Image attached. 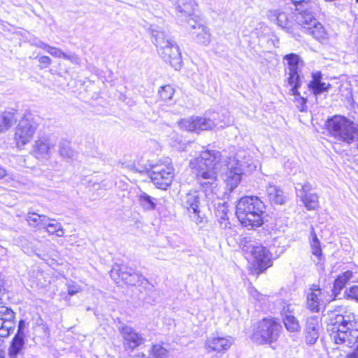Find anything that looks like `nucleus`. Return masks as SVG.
Masks as SVG:
<instances>
[{
  "label": "nucleus",
  "mask_w": 358,
  "mask_h": 358,
  "mask_svg": "<svg viewBox=\"0 0 358 358\" xmlns=\"http://www.w3.org/2000/svg\"><path fill=\"white\" fill-rule=\"evenodd\" d=\"M189 167L203 191L208 194L216 189L217 172L221 169V153L217 150H206L199 157L189 162Z\"/></svg>",
  "instance_id": "obj_1"
},
{
  "label": "nucleus",
  "mask_w": 358,
  "mask_h": 358,
  "mask_svg": "<svg viewBox=\"0 0 358 358\" xmlns=\"http://www.w3.org/2000/svg\"><path fill=\"white\" fill-rule=\"evenodd\" d=\"M266 206L256 196L241 198L236 206V215L241 224L248 229L262 227L264 222Z\"/></svg>",
  "instance_id": "obj_2"
},
{
  "label": "nucleus",
  "mask_w": 358,
  "mask_h": 358,
  "mask_svg": "<svg viewBox=\"0 0 358 358\" xmlns=\"http://www.w3.org/2000/svg\"><path fill=\"white\" fill-rule=\"evenodd\" d=\"M150 29L152 42L157 47L159 56L176 70L179 69L182 64L181 54L169 32L156 25H152Z\"/></svg>",
  "instance_id": "obj_3"
},
{
  "label": "nucleus",
  "mask_w": 358,
  "mask_h": 358,
  "mask_svg": "<svg viewBox=\"0 0 358 358\" xmlns=\"http://www.w3.org/2000/svg\"><path fill=\"white\" fill-rule=\"evenodd\" d=\"M223 163L227 169L224 180L230 191L237 187L243 174L250 173L256 169L252 159L242 153L238 154L237 157H228Z\"/></svg>",
  "instance_id": "obj_4"
},
{
  "label": "nucleus",
  "mask_w": 358,
  "mask_h": 358,
  "mask_svg": "<svg viewBox=\"0 0 358 358\" xmlns=\"http://www.w3.org/2000/svg\"><path fill=\"white\" fill-rule=\"evenodd\" d=\"M282 331L281 324L275 318H264L255 329L252 339L259 345L275 342Z\"/></svg>",
  "instance_id": "obj_5"
},
{
  "label": "nucleus",
  "mask_w": 358,
  "mask_h": 358,
  "mask_svg": "<svg viewBox=\"0 0 358 358\" xmlns=\"http://www.w3.org/2000/svg\"><path fill=\"white\" fill-rule=\"evenodd\" d=\"M282 60L288 71L287 83L292 87L291 91L293 94H298V90L301 85L300 73L305 66V62L299 55L295 53L284 55Z\"/></svg>",
  "instance_id": "obj_6"
},
{
  "label": "nucleus",
  "mask_w": 358,
  "mask_h": 358,
  "mask_svg": "<svg viewBox=\"0 0 358 358\" xmlns=\"http://www.w3.org/2000/svg\"><path fill=\"white\" fill-rule=\"evenodd\" d=\"M164 164H157L152 166L150 177L152 183L159 189H166L173 181V169L170 165L169 159Z\"/></svg>",
  "instance_id": "obj_7"
},
{
  "label": "nucleus",
  "mask_w": 358,
  "mask_h": 358,
  "mask_svg": "<svg viewBox=\"0 0 358 358\" xmlns=\"http://www.w3.org/2000/svg\"><path fill=\"white\" fill-rule=\"evenodd\" d=\"M231 123L230 120H227L224 124H220L219 122H215L207 117H192L187 119L182 120L179 122L181 129L189 131L200 132L201 131L212 129L214 127L222 128L227 124Z\"/></svg>",
  "instance_id": "obj_8"
},
{
  "label": "nucleus",
  "mask_w": 358,
  "mask_h": 358,
  "mask_svg": "<svg viewBox=\"0 0 358 358\" xmlns=\"http://www.w3.org/2000/svg\"><path fill=\"white\" fill-rule=\"evenodd\" d=\"M36 129L37 124L33 120L27 117L22 118L15 129L14 141L16 146L22 149L29 143Z\"/></svg>",
  "instance_id": "obj_9"
},
{
  "label": "nucleus",
  "mask_w": 358,
  "mask_h": 358,
  "mask_svg": "<svg viewBox=\"0 0 358 358\" xmlns=\"http://www.w3.org/2000/svg\"><path fill=\"white\" fill-rule=\"evenodd\" d=\"M180 204L189 213L192 214L197 224L203 222L200 215L201 196L199 191L191 189L180 196Z\"/></svg>",
  "instance_id": "obj_10"
},
{
  "label": "nucleus",
  "mask_w": 358,
  "mask_h": 358,
  "mask_svg": "<svg viewBox=\"0 0 358 358\" xmlns=\"http://www.w3.org/2000/svg\"><path fill=\"white\" fill-rule=\"evenodd\" d=\"M187 24L190 28L189 32L192 36L194 37L196 41L204 45H207L210 41V34L208 28L206 27L200 17L198 18H189L187 20Z\"/></svg>",
  "instance_id": "obj_11"
},
{
  "label": "nucleus",
  "mask_w": 358,
  "mask_h": 358,
  "mask_svg": "<svg viewBox=\"0 0 358 358\" xmlns=\"http://www.w3.org/2000/svg\"><path fill=\"white\" fill-rule=\"evenodd\" d=\"M110 276L115 280H117V276L130 285H135L143 278L142 275L136 272L134 269L124 265L113 267L110 271Z\"/></svg>",
  "instance_id": "obj_12"
},
{
  "label": "nucleus",
  "mask_w": 358,
  "mask_h": 358,
  "mask_svg": "<svg viewBox=\"0 0 358 358\" xmlns=\"http://www.w3.org/2000/svg\"><path fill=\"white\" fill-rule=\"evenodd\" d=\"M56 145V140L50 136H41L35 141L33 152L37 158L48 159L50 155V150Z\"/></svg>",
  "instance_id": "obj_13"
},
{
  "label": "nucleus",
  "mask_w": 358,
  "mask_h": 358,
  "mask_svg": "<svg viewBox=\"0 0 358 358\" xmlns=\"http://www.w3.org/2000/svg\"><path fill=\"white\" fill-rule=\"evenodd\" d=\"M324 304V293L317 285H312L306 293V307L313 313L320 312Z\"/></svg>",
  "instance_id": "obj_14"
},
{
  "label": "nucleus",
  "mask_w": 358,
  "mask_h": 358,
  "mask_svg": "<svg viewBox=\"0 0 358 358\" xmlns=\"http://www.w3.org/2000/svg\"><path fill=\"white\" fill-rule=\"evenodd\" d=\"M234 342L231 336H221L213 335L207 338L205 348L207 352H221L227 351L231 346Z\"/></svg>",
  "instance_id": "obj_15"
},
{
  "label": "nucleus",
  "mask_w": 358,
  "mask_h": 358,
  "mask_svg": "<svg viewBox=\"0 0 358 358\" xmlns=\"http://www.w3.org/2000/svg\"><path fill=\"white\" fill-rule=\"evenodd\" d=\"M120 331L124 339V347L129 349L134 350L145 341L143 336L131 327L124 325L120 329Z\"/></svg>",
  "instance_id": "obj_16"
},
{
  "label": "nucleus",
  "mask_w": 358,
  "mask_h": 358,
  "mask_svg": "<svg viewBox=\"0 0 358 358\" xmlns=\"http://www.w3.org/2000/svg\"><path fill=\"white\" fill-rule=\"evenodd\" d=\"M251 253L259 270L262 272L272 265L271 254L261 245H254Z\"/></svg>",
  "instance_id": "obj_17"
},
{
  "label": "nucleus",
  "mask_w": 358,
  "mask_h": 358,
  "mask_svg": "<svg viewBox=\"0 0 358 358\" xmlns=\"http://www.w3.org/2000/svg\"><path fill=\"white\" fill-rule=\"evenodd\" d=\"M25 322L24 320H20L18 324L17 332L13 338L10 346L8 349L9 358H17L23 349L24 344V333Z\"/></svg>",
  "instance_id": "obj_18"
},
{
  "label": "nucleus",
  "mask_w": 358,
  "mask_h": 358,
  "mask_svg": "<svg viewBox=\"0 0 358 358\" xmlns=\"http://www.w3.org/2000/svg\"><path fill=\"white\" fill-rule=\"evenodd\" d=\"M298 11L296 15V22L298 25L301 26L303 31L307 30L308 26H312L313 24L316 23L317 19L314 17V14L319 10L310 9L308 6L302 8H296Z\"/></svg>",
  "instance_id": "obj_19"
},
{
  "label": "nucleus",
  "mask_w": 358,
  "mask_h": 358,
  "mask_svg": "<svg viewBox=\"0 0 358 358\" xmlns=\"http://www.w3.org/2000/svg\"><path fill=\"white\" fill-rule=\"evenodd\" d=\"M176 10L178 17L185 19L187 22L189 18H198L199 16L195 13L196 4L193 0H176Z\"/></svg>",
  "instance_id": "obj_20"
},
{
  "label": "nucleus",
  "mask_w": 358,
  "mask_h": 358,
  "mask_svg": "<svg viewBox=\"0 0 358 358\" xmlns=\"http://www.w3.org/2000/svg\"><path fill=\"white\" fill-rule=\"evenodd\" d=\"M311 77L312 79L308 84V88L315 96H317L329 91L331 85L322 81V74L320 71L312 72Z\"/></svg>",
  "instance_id": "obj_21"
},
{
  "label": "nucleus",
  "mask_w": 358,
  "mask_h": 358,
  "mask_svg": "<svg viewBox=\"0 0 358 358\" xmlns=\"http://www.w3.org/2000/svg\"><path fill=\"white\" fill-rule=\"evenodd\" d=\"M281 315L286 329L289 332H298L301 326L296 317L294 316L291 305L284 306L281 310Z\"/></svg>",
  "instance_id": "obj_22"
},
{
  "label": "nucleus",
  "mask_w": 358,
  "mask_h": 358,
  "mask_svg": "<svg viewBox=\"0 0 358 358\" xmlns=\"http://www.w3.org/2000/svg\"><path fill=\"white\" fill-rule=\"evenodd\" d=\"M268 17L271 20L275 21L277 24L287 32H292V22L289 20L287 15L279 9L269 10Z\"/></svg>",
  "instance_id": "obj_23"
},
{
  "label": "nucleus",
  "mask_w": 358,
  "mask_h": 358,
  "mask_svg": "<svg viewBox=\"0 0 358 358\" xmlns=\"http://www.w3.org/2000/svg\"><path fill=\"white\" fill-rule=\"evenodd\" d=\"M268 199L272 204L282 205L285 202V195L283 191L278 186L269 183L266 189Z\"/></svg>",
  "instance_id": "obj_24"
},
{
  "label": "nucleus",
  "mask_w": 358,
  "mask_h": 358,
  "mask_svg": "<svg viewBox=\"0 0 358 358\" xmlns=\"http://www.w3.org/2000/svg\"><path fill=\"white\" fill-rule=\"evenodd\" d=\"M48 53L56 58H64L70 61L73 64H79L80 63V57L75 53L67 54L61 49L49 45L47 51Z\"/></svg>",
  "instance_id": "obj_25"
},
{
  "label": "nucleus",
  "mask_w": 358,
  "mask_h": 358,
  "mask_svg": "<svg viewBox=\"0 0 358 358\" xmlns=\"http://www.w3.org/2000/svg\"><path fill=\"white\" fill-rule=\"evenodd\" d=\"M27 221L29 226L38 229L43 228L50 221V218L44 215H38L36 213H29L27 215Z\"/></svg>",
  "instance_id": "obj_26"
},
{
  "label": "nucleus",
  "mask_w": 358,
  "mask_h": 358,
  "mask_svg": "<svg viewBox=\"0 0 358 358\" xmlns=\"http://www.w3.org/2000/svg\"><path fill=\"white\" fill-rule=\"evenodd\" d=\"M228 212V208L225 204H218L215 210V215L220 222V226L223 229L230 227Z\"/></svg>",
  "instance_id": "obj_27"
},
{
  "label": "nucleus",
  "mask_w": 358,
  "mask_h": 358,
  "mask_svg": "<svg viewBox=\"0 0 358 358\" xmlns=\"http://www.w3.org/2000/svg\"><path fill=\"white\" fill-rule=\"evenodd\" d=\"M352 272L347 271L339 275L334 281L333 292L335 296L338 294L346 283L352 278Z\"/></svg>",
  "instance_id": "obj_28"
},
{
  "label": "nucleus",
  "mask_w": 358,
  "mask_h": 358,
  "mask_svg": "<svg viewBox=\"0 0 358 358\" xmlns=\"http://www.w3.org/2000/svg\"><path fill=\"white\" fill-rule=\"evenodd\" d=\"M306 27L307 30L304 32L312 35L317 40L320 41L326 38L327 33L325 29L319 22L317 21L316 23L313 24L312 26H308Z\"/></svg>",
  "instance_id": "obj_29"
},
{
  "label": "nucleus",
  "mask_w": 358,
  "mask_h": 358,
  "mask_svg": "<svg viewBox=\"0 0 358 358\" xmlns=\"http://www.w3.org/2000/svg\"><path fill=\"white\" fill-rule=\"evenodd\" d=\"M138 201L141 207L145 210H154L156 207L155 199L142 192L138 196Z\"/></svg>",
  "instance_id": "obj_30"
},
{
  "label": "nucleus",
  "mask_w": 358,
  "mask_h": 358,
  "mask_svg": "<svg viewBox=\"0 0 358 358\" xmlns=\"http://www.w3.org/2000/svg\"><path fill=\"white\" fill-rule=\"evenodd\" d=\"M299 198L308 210H315L319 206V197L315 193L304 194Z\"/></svg>",
  "instance_id": "obj_31"
},
{
  "label": "nucleus",
  "mask_w": 358,
  "mask_h": 358,
  "mask_svg": "<svg viewBox=\"0 0 358 358\" xmlns=\"http://www.w3.org/2000/svg\"><path fill=\"white\" fill-rule=\"evenodd\" d=\"M15 121V115L10 112H3L0 114V132L7 131L11 127Z\"/></svg>",
  "instance_id": "obj_32"
},
{
  "label": "nucleus",
  "mask_w": 358,
  "mask_h": 358,
  "mask_svg": "<svg viewBox=\"0 0 358 358\" xmlns=\"http://www.w3.org/2000/svg\"><path fill=\"white\" fill-rule=\"evenodd\" d=\"M43 228L46 229L49 234H55L58 237H62L64 234L62 224L55 220L50 219Z\"/></svg>",
  "instance_id": "obj_33"
},
{
  "label": "nucleus",
  "mask_w": 358,
  "mask_h": 358,
  "mask_svg": "<svg viewBox=\"0 0 358 358\" xmlns=\"http://www.w3.org/2000/svg\"><path fill=\"white\" fill-rule=\"evenodd\" d=\"M312 241L310 243L312 253L313 255L317 257L318 260L322 259V252L320 247V243L317 237L315 231L311 233Z\"/></svg>",
  "instance_id": "obj_34"
},
{
  "label": "nucleus",
  "mask_w": 358,
  "mask_h": 358,
  "mask_svg": "<svg viewBox=\"0 0 358 358\" xmlns=\"http://www.w3.org/2000/svg\"><path fill=\"white\" fill-rule=\"evenodd\" d=\"M174 89L170 85L162 86L159 90V94L161 99L164 101H168L171 99L174 94Z\"/></svg>",
  "instance_id": "obj_35"
},
{
  "label": "nucleus",
  "mask_w": 358,
  "mask_h": 358,
  "mask_svg": "<svg viewBox=\"0 0 358 358\" xmlns=\"http://www.w3.org/2000/svg\"><path fill=\"white\" fill-rule=\"evenodd\" d=\"M296 6H299V8L308 6L310 9L317 10L319 5L317 0H291Z\"/></svg>",
  "instance_id": "obj_36"
},
{
  "label": "nucleus",
  "mask_w": 358,
  "mask_h": 358,
  "mask_svg": "<svg viewBox=\"0 0 358 358\" xmlns=\"http://www.w3.org/2000/svg\"><path fill=\"white\" fill-rule=\"evenodd\" d=\"M290 94L294 96V101L296 102V105L298 109L301 112L306 111L307 108L306 99L301 96L299 91L298 94H293L292 92L290 90Z\"/></svg>",
  "instance_id": "obj_37"
},
{
  "label": "nucleus",
  "mask_w": 358,
  "mask_h": 358,
  "mask_svg": "<svg viewBox=\"0 0 358 358\" xmlns=\"http://www.w3.org/2000/svg\"><path fill=\"white\" fill-rule=\"evenodd\" d=\"M312 185L309 182H306L303 185L298 183L296 187L297 196L301 197L304 194H311Z\"/></svg>",
  "instance_id": "obj_38"
},
{
  "label": "nucleus",
  "mask_w": 358,
  "mask_h": 358,
  "mask_svg": "<svg viewBox=\"0 0 358 358\" xmlns=\"http://www.w3.org/2000/svg\"><path fill=\"white\" fill-rule=\"evenodd\" d=\"M154 358H168L167 350L159 345H154L152 348Z\"/></svg>",
  "instance_id": "obj_39"
},
{
  "label": "nucleus",
  "mask_w": 358,
  "mask_h": 358,
  "mask_svg": "<svg viewBox=\"0 0 358 358\" xmlns=\"http://www.w3.org/2000/svg\"><path fill=\"white\" fill-rule=\"evenodd\" d=\"M248 293L250 297L257 302L264 303L266 299V296L259 293L254 287L248 288Z\"/></svg>",
  "instance_id": "obj_40"
},
{
  "label": "nucleus",
  "mask_w": 358,
  "mask_h": 358,
  "mask_svg": "<svg viewBox=\"0 0 358 358\" xmlns=\"http://www.w3.org/2000/svg\"><path fill=\"white\" fill-rule=\"evenodd\" d=\"M59 153L62 157L66 158H71L73 155V152L68 142H63L59 145Z\"/></svg>",
  "instance_id": "obj_41"
},
{
  "label": "nucleus",
  "mask_w": 358,
  "mask_h": 358,
  "mask_svg": "<svg viewBox=\"0 0 358 358\" xmlns=\"http://www.w3.org/2000/svg\"><path fill=\"white\" fill-rule=\"evenodd\" d=\"M319 337L318 331H307L306 330V343L312 345L315 343Z\"/></svg>",
  "instance_id": "obj_42"
},
{
  "label": "nucleus",
  "mask_w": 358,
  "mask_h": 358,
  "mask_svg": "<svg viewBox=\"0 0 358 358\" xmlns=\"http://www.w3.org/2000/svg\"><path fill=\"white\" fill-rule=\"evenodd\" d=\"M318 317L317 316L309 317L307 319L306 330L318 331Z\"/></svg>",
  "instance_id": "obj_43"
},
{
  "label": "nucleus",
  "mask_w": 358,
  "mask_h": 358,
  "mask_svg": "<svg viewBox=\"0 0 358 358\" xmlns=\"http://www.w3.org/2000/svg\"><path fill=\"white\" fill-rule=\"evenodd\" d=\"M13 321H3V327L0 330L1 337H7L10 335V331L13 329Z\"/></svg>",
  "instance_id": "obj_44"
},
{
  "label": "nucleus",
  "mask_w": 358,
  "mask_h": 358,
  "mask_svg": "<svg viewBox=\"0 0 358 358\" xmlns=\"http://www.w3.org/2000/svg\"><path fill=\"white\" fill-rule=\"evenodd\" d=\"M41 69H45L52 64V59L48 56H41L38 58Z\"/></svg>",
  "instance_id": "obj_45"
},
{
  "label": "nucleus",
  "mask_w": 358,
  "mask_h": 358,
  "mask_svg": "<svg viewBox=\"0 0 358 358\" xmlns=\"http://www.w3.org/2000/svg\"><path fill=\"white\" fill-rule=\"evenodd\" d=\"M15 318L14 312L9 308L7 307V311L3 314V321H13Z\"/></svg>",
  "instance_id": "obj_46"
},
{
  "label": "nucleus",
  "mask_w": 358,
  "mask_h": 358,
  "mask_svg": "<svg viewBox=\"0 0 358 358\" xmlns=\"http://www.w3.org/2000/svg\"><path fill=\"white\" fill-rule=\"evenodd\" d=\"M80 291V287L76 284L69 285L68 286V294L73 296Z\"/></svg>",
  "instance_id": "obj_47"
},
{
  "label": "nucleus",
  "mask_w": 358,
  "mask_h": 358,
  "mask_svg": "<svg viewBox=\"0 0 358 358\" xmlns=\"http://www.w3.org/2000/svg\"><path fill=\"white\" fill-rule=\"evenodd\" d=\"M31 45H34V46H36V47H38V48H40L41 49H43L45 50V51H47L48 48H49V45L41 41H33L31 43Z\"/></svg>",
  "instance_id": "obj_48"
},
{
  "label": "nucleus",
  "mask_w": 358,
  "mask_h": 358,
  "mask_svg": "<svg viewBox=\"0 0 358 358\" xmlns=\"http://www.w3.org/2000/svg\"><path fill=\"white\" fill-rule=\"evenodd\" d=\"M349 295L358 301V285L352 286L350 288Z\"/></svg>",
  "instance_id": "obj_49"
},
{
  "label": "nucleus",
  "mask_w": 358,
  "mask_h": 358,
  "mask_svg": "<svg viewBox=\"0 0 358 358\" xmlns=\"http://www.w3.org/2000/svg\"><path fill=\"white\" fill-rule=\"evenodd\" d=\"M7 311V307L1 306H0V320H3V314L5 312Z\"/></svg>",
  "instance_id": "obj_50"
},
{
  "label": "nucleus",
  "mask_w": 358,
  "mask_h": 358,
  "mask_svg": "<svg viewBox=\"0 0 358 358\" xmlns=\"http://www.w3.org/2000/svg\"><path fill=\"white\" fill-rule=\"evenodd\" d=\"M6 175V171L0 166V179L3 178Z\"/></svg>",
  "instance_id": "obj_51"
},
{
  "label": "nucleus",
  "mask_w": 358,
  "mask_h": 358,
  "mask_svg": "<svg viewBox=\"0 0 358 358\" xmlns=\"http://www.w3.org/2000/svg\"><path fill=\"white\" fill-rule=\"evenodd\" d=\"M127 169L129 170H130L131 171H136L135 166L133 164L127 165Z\"/></svg>",
  "instance_id": "obj_52"
},
{
  "label": "nucleus",
  "mask_w": 358,
  "mask_h": 358,
  "mask_svg": "<svg viewBox=\"0 0 358 358\" xmlns=\"http://www.w3.org/2000/svg\"><path fill=\"white\" fill-rule=\"evenodd\" d=\"M3 327V320H0V330H1ZM0 337H1V334H0Z\"/></svg>",
  "instance_id": "obj_53"
},
{
  "label": "nucleus",
  "mask_w": 358,
  "mask_h": 358,
  "mask_svg": "<svg viewBox=\"0 0 358 358\" xmlns=\"http://www.w3.org/2000/svg\"><path fill=\"white\" fill-rule=\"evenodd\" d=\"M4 357V352L0 349V358H3Z\"/></svg>",
  "instance_id": "obj_54"
},
{
  "label": "nucleus",
  "mask_w": 358,
  "mask_h": 358,
  "mask_svg": "<svg viewBox=\"0 0 358 358\" xmlns=\"http://www.w3.org/2000/svg\"><path fill=\"white\" fill-rule=\"evenodd\" d=\"M141 358H147V357H146L145 355L141 354Z\"/></svg>",
  "instance_id": "obj_55"
},
{
  "label": "nucleus",
  "mask_w": 358,
  "mask_h": 358,
  "mask_svg": "<svg viewBox=\"0 0 358 358\" xmlns=\"http://www.w3.org/2000/svg\"><path fill=\"white\" fill-rule=\"evenodd\" d=\"M356 2H357V3H358V0H356Z\"/></svg>",
  "instance_id": "obj_56"
}]
</instances>
